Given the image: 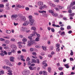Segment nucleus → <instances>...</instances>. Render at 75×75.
<instances>
[{
    "mask_svg": "<svg viewBox=\"0 0 75 75\" xmlns=\"http://www.w3.org/2000/svg\"><path fill=\"white\" fill-rule=\"evenodd\" d=\"M44 7L42 6H40V7L39 8V9L40 10H42L43 8H44Z\"/></svg>",
    "mask_w": 75,
    "mask_h": 75,
    "instance_id": "nucleus-39",
    "label": "nucleus"
},
{
    "mask_svg": "<svg viewBox=\"0 0 75 75\" xmlns=\"http://www.w3.org/2000/svg\"><path fill=\"white\" fill-rule=\"evenodd\" d=\"M25 9L27 11H28V10H30V8H29L28 7H26L25 8Z\"/></svg>",
    "mask_w": 75,
    "mask_h": 75,
    "instance_id": "nucleus-42",
    "label": "nucleus"
},
{
    "mask_svg": "<svg viewBox=\"0 0 75 75\" xmlns=\"http://www.w3.org/2000/svg\"><path fill=\"white\" fill-rule=\"evenodd\" d=\"M34 36H35V34H32L31 35V36H30L28 37V38L30 40V41H28V44L27 45L28 47L31 46V45H33V44H35V45H36V44H37V43L35 42V40H32L33 38L32 37H34Z\"/></svg>",
    "mask_w": 75,
    "mask_h": 75,
    "instance_id": "nucleus-1",
    "label": "nucleus"
},
{
    "mask_svg": "<svg viewBox=\"0 0 75 75\" xmlns=\"http://www.w3.org/2000/svg\"><path fill=\"white\" fill-rule=\"evenodd\" d=\"M35 47L36 48H41V46L40 45L39 46L36 45L35 46Z\"/></svg>",
    "mask_w": 75,
    "mask_h": 75,
    "instance_id": "nucleus-41",
    "label": "nucleus"
},
{
    "mask_svg": "<svg viewBox=\"0 0 75 75\" xmlns=\"http://www.w3.org/2000/svg\"><path fill=\"white\" fill-rule=\"evenodd\" d=\"M41 55H42V56L44 55V54H45V53H44V52H42L41 54H40Z\"/></svg>",
    "mask_w": 75,
    "mask_h": 75,
    "instance_id": "nucleus-54",
    "label": "nucleus"
},
{
    "mask_svg": "<svg viewBox=\"0 0 75 75\" xmlns=\"http://www.w3.org/2000/svg\"><path fill=\"white\" fill-rule=\"evenodd\" d=\"M45 66V67H47L48 64L46 63H45L44 64H43Z\"/></svg>",
    "mask_w": 75,
    "mask_h": 75,
    "instance_id": "nucleus-63",
    "label": "nucleus"
},
{
    "mask_svg": "<svg viewBox=\"0 0 75 75\" xmlns=\"http://www.w3.org/2000/svg\"><path fill=\"white\" fill-rule=\"evenodd\" d=\"M29 21H26L23 24V25L25 26V25H28L29 24Z\"/></svg>",
    "mask_w": 75,
    "mask_h": 75,
    "instance_id": "nucleus-6",
    "label": "nucleus"
},
{
    "mask_svg": "<svg viewBox=\"0 0 75 75\" xmlns=\"http://www.w3.org/2000/svg\"><path fill=\"white\" fill-rule=\"evenodd\" d=\"M22 41L23 42H26L27 41V40L25 38H23L22 40Z\"/></svg>",
    "mask_w": 75,
    "mask_h": 75,
    "instance_id": "nucleus-22",
    "label": "nucleus"
},
{
    "mask_svg": "<svg viewBox=\"0 0 75 75\" xmlns=\"http://www.w3.org/2000/svg\"><path fill=\"white\" fill-rule=\"evenodd\" d=\"M53 49H54V47L53 46H51L50 47V50H53Z\"/></svg>",
    "mask_w": 75,
    "mask_h": 75,
    "instance_id": "nucleus-37",
    "label": "nucleus"
},
{
    "mask_svg": "<svg viewBox=\"0 0 75 75\" xmlns=\"http://www.w3.org/2000/svg\"><path fill=\"white\" fill-rule=\"evenodd\" d=\"M56 50L57 51H60V49H59V47H57L56 49Z\"/></svg>",
    "mask_w": 75,
    "mask_h": 75,
    "instance_id": "nucleus-48",
    "label": "nucleus"
},
{
    "mask_svg": "<svg viewBox=\"0 0 75 75\" xmlns=\"http://www.w3.org/2000/svg\"><path fill=\"white\" fill-rule=\"evenodd\" d=\"M0 72L1 74H4V71L3 70L1 71Z\"/></svg>",
    "mask_w": 75,
    "mask_h": 75,
    "instance_id": "nucleus-52",
    "label": "nucleus"
},
{
    "mask_svg": "<svg viewBox=\"0 0 75 75\" xmlns=\"http://www.w3.org/2000/svg\"><path fill=\"white\" fill-rule=\"evenodd\" d=\"M70 51L71 52L70 54V55H71V56H72L73 55H74V52H73V51L72 50H71Z\"/></svg>",
    "mask_w": 75,
    "mask_h": 75,
    "instance_id": "nucleus-20",
    "label": "nucleus"
},
{
    "mask_svg": "<svg viewBox=\"0 0 75 75\" xmlns=\"http://www.w3.org/2000/svg\"><path fill=\"white\" fill-rule=\"evenodd\" d=\"M5 43H6V44H9V43H10V40H6L5 42Z\"/></svg>",
    "mask_w": 75,
    "mask_h": 75,
    "instance_id": "nucleus-19",
    "label": "nucleus"
},
{
    "mask_svg": "<svg viewBox=\"0 0 75 75\" xmlns=\"http://www.w3.org/2000/svg\"><path fill=\"white\" fill-rule=\"evenodd\" d=\"M31 30H36V28L35 27H32L31 28Z\"/></svg>",
    "mask_w": 75,
    "mask_h": 75,
    "instance_id": "nucleus-24",
    "label": "nucleus"
},
{
    "mask_svg": "<svg viewBox=\"0 0 75 75\" xmlns=\"http://www.w3.org/2000/svg\"><path fill=\"white\" fill-rule=\"evenodd\" d=\"M38 4L39 6H42L43 4V2L41 1H39L38 2Z\"/></svg>",
    "mask_w": 75,
    "mask_h": 75,
    "instance_id": "nucleus-13",
    "label": "nucleus"
},
{
    "mask_svg": "<svg viewBox=\"0 0 75 75\" xmlns=\"http://www.w3.org/2000/svg\"><path fill=\"white\" fill-rule=\"evenodd\" d=\"M6 7H9V3H7L6 4Z\"/></svg>",
    "mask_w": 75,
    "mask_h": 75,
    "instance_id": "nucleus-57",
    "label": "nucleus"
},
{
    "mask_svg": "<svg viewBox=\"0 0 75 75\" xmlns=\"http://www.w3.org/2000/svg\"><path fill=\"white\" fill-rule=\"evenodd\" d=\"M75 13H73L71 14H70L69 15V17H73V16H74V15H75Z\"/></svg>",
    "mask_w": 75,
    "mask_h": 75,
    "instance_id": "nucleus-16",
    "label": "nucleus"
},
{
    "mask_svg": "<svg viewBox=\"0 0 75 75\" xmlns=\"http://www.w3.org/2000/svg\"><path fill=\"white\" fill-rule=\"evenodd\" d=\"M0 7H4V5L3 4H0Z\"/></svg>",
    "mask_w": 75,
    "mask_h": 75,
    "instance_id": "nucleus-56",
    "label": "nucleus"
},
{
    "mask_svg": "<svg viewBox=\"0 0 75 75\" xmlns=\"http://www.w3.org/2000/svg\"><path fill=\"white\" fill-rule=\"evenodd\" d=\"M32 54L33 55H35V56H36V55H37V53H36L35 52H32Z\"/></svg>",
    "mask_w": 75,
    "mask_h": 75,
    "instance_id": "nucleus-33",
    "label": "nucleus"
},
{
    "mask_svg": "<svg viewBox=\"0 0 75 75\" xmlns=\"http://www.w3.org/2000/svg\"><path fill=\"white\" fill-rule=\"evenodd\" d=\"M2 68L4 69H6L7 70H8V72H9V73H8L7 74L8 75H12V74H13V73H12V71L11 70H10V67H8V66H4L2 67Z\"/></svg>",
    "mask_w": 75,
    "mask_h": 75,
    "instance_id": "nucleus-2",
    "label": "nucleus"
},
{
    "mask_svg": "<svg viewBox=\"0 0 75 75\" xmlns=\"http://www.w3.org/2000/svg\"><path fill=\"white\" fill-rule=\"evenodd\" d=\"M71 5H72V6H74L75 5V1H74L72 3H71Z\"/></svg>",
    "mask_w": 75,
    "mask_h": 75,
    "instance_id": "nucleus-51",
    "label": "nucleus"
},
{
    "mask_svg": "<svg viewBox=\"0 0 75 75\" xmlns=\"http://www.w3.org/2000/svg\"><path fill=\"white\" fill-rule=\"evenodd\" d=\"M0 41H4L5 39L3 38H0Z\"/></svg>",
    "mask_w": 75,
    "mask_h": 75,
    "instance_id": "nucleus-30",
    "label": "nucleus"
},
{
    "mask_svg": "<svg viewBox=\"0 0 75 75\" xmlns=\"http://www.w3.org/2000/svg\"><path fill=\"white\" fill-rule=\"evenodd\" d=\"M48 12L49 13H51V14L52 15L54 11L50 9L48 10Z\"/></svg>",
    "mask_w": 75,
    "mask_h": 75,
    "instance_id": "nucleus-14",
    "label": "nucleus"
},
{
    "mask_svg": "<svg viewBox=\"0 0 75 75\" xmlns=\"http://www.w3.org/2000/svg\"><path fill=\"white\" fill-rule=\"evenodd\" d=\"M6 33L8 34H10L11 33V31L10 30H7L6 31Z\"/></svg>",
    "mask_w": 75,
    "mask_h": 75,
    "instance_id": "nucleus-35",
    "label": "nucleus"
},
{
    "mask_svg": "<svg viewBox=\"0 0 75 75\" xmlns=\"http://www.w3.org/2000/svg\"><path fill=\"white\" fill-rule=\"evenodd\" d=\"M30 72V71L28 70H24L22 72V74L24 75H29Z\"/></svg>",
    "mask_w": 75,
    "mask_h": 75,
    "instance_id": "nucleus-3",
    "label": "nucleus"
},
{
    "mask_svg": "<svg viewBox=\"0 0 75 75\" xmlns=\"http://www.w3.org/2000/svg\"><path fill=\"white\" fill-rule=\"evenodd\" d=\"M22 51L23 52H27V50L25 49H22Z\"/></svg>",
    "mask_w": 75,
    "mask_h": 75,
    "instance_id": "nucleus-50",
    "label": "nucleus"
},
{
    "mask_svg": "<svg viewBox=\"0 0 75 75\" xmlns=\"http://www.w3.org/2000/svg\"><path fill=\"white\" fill-rule=\"evenodd\" d=\"M63 69V68L62 67H59V71H61Z\"/></svg>",
    "mask_w": 75,
    "mask_h": 75,
    "instance_id": "nucleus-53",
    "label": "nucleus"
},
{
    "mask_svg": "<svg viewBox=\"0 0 75 75\" xmlns=\"http://www.w3.org/2000/svg\"><path fill=\"white\" fill-rule=\"evenodd\" d=\"M69 13H72V11L71 9H69L68 11Z\"/></svg>",
    "mask_w": 75,
    "mask_h": 75,
    "instance_id": "nucleus-31",
    "label": "nucleus"
},
{
    "mask_svg": "<svg viewBox=\"0 0 75 75\" xmlns=\"http://www.w3.org/2000/svg\"><path fill=\"white\" fill-rule=\"evenodd\" d=\"M30 51L31 52H33V51H34V49H33V48H30Z\"/></svg>",
    "mask_w": 75,
    "mask_h": 75,
    "instance_id": "nucleus-44",
    "label": "nucleus"
},
{
    "mask_svg": "<svg viewBox=\"0 0 75 75\" xmlns=\"http://www.w3.org/2000/svg\"><path fill=\"white\" fill-rule=\"evenodd\" d=\"M35 41H40V38H37L35 39Z\"/></svg>",
    "mask_w": 75,
    "mask_h": 75,
    "instance_id": "nucleus-21",
    "label": "nucleus"
},
{
    "mask_svg": "<svg viewBox=\"0 0 75 75\" xmlns=\"http://www.w3.org/2000/svg\"><path fill=\"white\" fill-rule=\"evenodd\" d=\"M70 60L71 61H74V59H73L72 58L70 57Z\"/></svg>",
    "mask_w": 75,
    "mask_h": 75,
    "instance_id": "nucleus-59",
    "label": "nucleus"
},
{
    "mask_svg": "<svg viewBox=\"0 0 75 75\" xmlns=\"http://www.w3.org/2000/svg\"><path fill=\"white\" fill-rule=\"evenodd\" d=\"M50 5L51 6V7H55L56 6V5H55V4L52 3H50Z\"/></svg>",
    "mask_w": 75,
    "mask_h": 75,
    "instance_id": "nucleus-12",
    "label": "nucleus"
},
{
    "mask_svg": "<svg viewBox=\"0 0 75 75\" xmlns=\"http://www.w3.org/2000/svg\"><path fill=\"white\" fill-rule=\"evenodd\" d=\"M15 59V58L14 57H10V61L11 62H14V59Z\"/></svg>",
    "mask_w": 75,
    "mask_h": 75,
    "instance_id": "nucleus-7",
    "label": "nucleus"
},
{
    "mask_svg": "<svg viewBox=\"0 0 75 75\" xmlns=\"http://www.w3.org/2000/svg\"><path fill=\"white\" fill-rule=\"evenodd\" d=\"M42 72L43 73V74L44 75H48V73L47 72H46V71H43Z\"/></svg>",
    "mask_w": 75,
    "mask_h": 75,
    "instance_id": "nucleus-17",
    "label": "nucleus"
},
{
    "mask_svg": "<svg viewBox=\"0 0 75 75\" xmlns=\"http://www.w3.org/2000/svg\"><path fill=\"white\" fill-rule=\"evenodd\" d=\"M54 8L56 10V11H59V9L58 8L55 7Z\"/></svg>",
    "mask_w": 75,
    "mask_h": 75,
    "instance_id": "nucleus-45",
    "label": "nucleus"
},
{
    "mask_svg": "<svg viewBox=\"0 0 75 75\" xmlns=\"http://www.w3.org/2000/svg\"><path fill=\"white\" fill-rule=\"evenodd\" d=\"M7 45L6 44H3L2 45V47H6Z\"/></svg>",
    "mask_w": 75,
    "mask_h": 75,
    "instance_id": "nucleus-60",
    "label": "nucleus"
},
{
    "mask_svg": "<svg viewBox=\"0 0 75 75\" xmlns=\"http://www.w3.org/2000/svg\"><path fill=\"white\" fill-rule=\"evenodd\" d=\"M29 21L30 22V24L31 25H33V23L34 22V20L33 19H29Z\"/></svg>",
    "mask_w": 75,
    "mask_h": 75,
    "instance_id": "nucleus-5",
    "label": "nucleus"
},
{
    "mask_svg": "<svg viewBox=\"0 0 75 75\" xmlns=\"http://www.w3.org/2000/svg\"><path fill=\"white\" fill-rule=\"evenodd\" d=\"M32 62H34V63H36V60L34 59H32Z\"/></svg>",
    "mask_w": 75,
    "mask_h": 75,
    "instance_id": "nucleus-28",
    "label": "nucleus"
},
{
    "mask_svg": "<svg viewBox=\"0 0 75 75\" xmlns=\"http://www.w3.org/2000/svg\"><path fill=\"white\" fill-rule=\"evenodd\" d=\"M26 30H27V29L25 28H23L22 30L23 31H26Z\"/></svg>",
    "mask_w": 75,
    "mask_h": 75,
    "instance_id": "nucleus-55",
    "label": "nucleus"
},
{
    "mask_svg": "<svg viewBox=\"0 0 75 75\" xmlns=\"http://www.w3.org/2000/svg\"><path fill=\"white\" fill-rule=\"evenodd\" d=\"M26 20V18H25V17H23V21H25Z\"/></svg>",
    "mask_w": 75,
    "mask_h": 75,
    "instance_id": "nucleus-47",
    "label": "nucleus"
},
{
    "mask_svg": "<svg viewBox=\"0 0 75 75\" xmlns=\"http://www.w3.org/2000/svg\"><path fill=\"white\" fill-rule=\"evenodd\" d=\"M3 53H4V55H7V52L6 51H4Z\"/></svg>",
    "mask_w": 75,
    "mask_h": 75,
    "instance_id": "nucleus-49",
    "label": "nucleus"
},
{
    "mask_svg": "<svg viewBox=\"0 0 75 75\" xmlns=\"http://www.w3.org/2000/svg\"><path fill=\"white\" fill-rule=\"evenodd\" d=\"M52 15L54 16V17H57L58 16V14L57 13H54V12L53 13Z\"/></svg>",
    "mask_w": 75,
    "mask_h": 75,
    "instance_id": "nucleus-10",
    "label": "nucleus"
},
{
    "mask_svg": "<svg viewBox=\"0 0 75 75\" xmlns=\"http://www.w3.org/2000/svg\"><path fill=\"white\" fill-rule=\"evenodd\" d=\"M42 48L43 50H44V51H46L47 49H46V47H45V46H42Z\"/></svg>",
    "mask_w": 75,
    "mask_h": 75,
    "instance_id": "nucleus-25",
    "label": "nucleus"
},
{
    "mask_svg": "<svg viewBox=\"0 0 75 75\" xmlns=\"http://www.w3.org/2000/svg\"><path fill=\"white\" fill-rule=\"evenodd\" d=\"M12 53V52H8V54L9 55H11V54Z\"/></svg>",
    "mask_w": 75,
    "mask_h": 75,
    "instance_id": "nucleus-62",
    "label": "nucleus"
},
{
    "mask_svg": "<svg viewBox=\"0 0 75 75\" xmlns=\"http://www.w3.org/2000/svg\"><path fill=\"white\" fill-rule=\"evenodd\" d=\"M32 63V62L31 61H28V66H30L31 65Z\"/></svg>",
    "mask_w": 75,
    "mask_h": 75,
    "instance_id": "nucleus-15",
    "label": "nucleus"
},
{
    "mask_svg": "<svg viewBox=\"0 0 75 75\" xmlns=\"http://www.w3.org/2000/svg\"><path fill=\"white\" fill-rule=\"evenodd\" d=\"M36 61L37 64H40V60H39V59H37L36 60Z\"/></svg>",
    "mask_w": 75,
    "mask_h": 75,
    "instance_id": "nucleus-26",
    "label": "nucleus"
},
{
    "mask_svg": "<svg viewBox=\"0 0 75 75\" xmlns=\"http://www.w3.org/2000/svg\"><path fill=\"white\" fill-rule=\"evenodd\" d=\"M6 10H9L10 9V8H9V6L6 7Z\"/></svg>",
    "mask_w": 75,
    "mask_h": 75,
    "instance_id": "nucleus-46",
    "label": "nucleus"
},
{
    "mask_svg": "<svg viewBox=\"0 0 75 75\" xmlns=\"http://www.w3.org/2000/svg\"><path fill=\"white\" fill-rule=\"evenodd\" d=\"M32 18H33V16H29V19H32Z\"/></svg>",
    "mask_w": 75,
    "mask_h": 75,
    "instance_id": "nucleus-58",
    "label": "nucleus"
},
{
    "mask_svg": "<svg viewBox=\"0 0 75 75\" xmlns=\"http://www.w3.org/2000/svg\"><path fill=\"white\" fill-rule=\"evenodd\" d=\"M11 48L13 50H16L17 49L16 45L14 44H12L11 45Z\"/></svg>",
    "mask_w": 75,
    "mask_h": 75,
    "instance_id": "nucleus-4",
    "label": "nucleus"
},
{
    "mask_svg": "<svg viewBox=\"0 0 75 75\" xmlns=\"http://www.w3.org/2000/svg\"><path fill=\"white\" fill-rule=\"evenodd\" d=\"M17 7H18V8H21V6L20 4H19L17 6Z\"/></svg>",
    "mask_w": 75,
    "mask_h": 75,
    "instance_id": "nucleus-64",
    "label": "nucleus"
},
{
    "mask_svg": "<svg viewBox=\"0 0 75 75\" xmlns=\"http://www.w3.org/2000/svg\"><path fill=\"white\" fill-rule=\"evenodd\" d=\"M64 7L63 6H59V9H63V8H64Z\"/></svg>",
    "mask_w": 75,
    "mask_h": 75,
    "instance_id": "nucleus-32",
    "label": "nucleus"
},
{
    "mask_svg": "<svg viewBox=\"0 0 75 75\" xmlns=\"http://www.w3.org/2000/svg\"><path fill=\"white\" fill-rule=\"evenodd\" d=\"M51 30L52 31V32L53 33H54L55 32V29L54 28H51Z\"/></svg>",
    "mask_w": 75,
    "mask_h": 75,
    "instance_id": "nucleus-36",
    "label": "nucleus"
},
{
    "mask_svg": "<svg viewBox=\"0 0 75 75\" xmlns=\"http://www.w3.org/2000/svg\"><path fill=\"white\" fill-rule=\"evenodd\" d=\"M60 35H65V32H62L60 33Z\"/></svg>",
    "mask_w": 75,
    "mask_h": 75,
    "instance_id": "nucleus-29",
    "label": "nucleus"
},
{
    "mask_svg": "<svg viewBox=\"0 0 75 75\" xmlns=\"http://www.w3.org/2000/svg\"><path fill=\"white\" fill-rule=\"evenodd\" d=\"M18 44V47L19 48H21L22 47V45L21 44H22V42H19L17 43Z\"/></svg>",
    "mask_w": 75,
    "mask_h": 75,
    "instance_id": "nucleus-8",
    "label": "nucleus"
},
{
    "mask_svg": "<svg viewBox=\"0 0 75 75\" xmlns=\"http://www.w3.org/2000/svg\"><path fill=\"white\" fill-rule=\"evenodd\" d=\"M6 64L7 65H9L10 67H12L13 66V65H12V64L11 63V62H6Z\"/></svg>",
    "mask_w": 75,
    "mask_h": 75,
    "instance_id": "nucleus-11",
    "label": "nucleus"
},
{
    "mask_svg": "<svg viewBox=\"0 0 75 75\" xmlns=\"http://www.w3.org/2000/svg\"><path fill=\"white\" fill-rule=\"evenodd\" d=\"M18 16L17 15H12L11 16V18L12 19H13V18H17Z\"/></svg>",
    "mask_w": 75,
    "mask_h": 75,
    "instance_id": "nucleus-9",
    "label": "nucleus"
},
{
    "mask_svg": "<svg viewBox=\"0 0 75 75\" xmlns=\"http://www.w3.org/2000/svg\"><path fill=\"white\" fill-rule=\"evenodd\" d=\"M51 67H49L48 68V70L49 72L50 73V72H51Z\"/></svg>",
    "mask_w": 75,
    "mask_h": 75,
    "instance_id": "nucleus-23",
    "label": "nucleus"
},
{
    "mask_svg": "<svg viewBox=\"0 0 75 75\" xmlns=\"http://www.w3.org/2000/svg\"><path fill=\"white\" fill-rule=\"evenodd\" d=\"M72 28V27H71V26L70 25H68L67 27V30H71Z\"/></svg>",
    "mask_w": 75,
    "mask_h": 75,
    "instance_id": "nucleus-18",
    "label": "nucleus"
},
{
    "mask_svg": "<svg viewBox=\"0 0 75 75\" xmlns=\"http://www.w3.org/2000/svg\"><path fill=\"white\" fill-rule=\"evenodd\" d=\"M29 68L30 70H33L34 69L33 68V67H31V66H30L29 67Z\"/></svg>",
    "mask_w": 75,
    "mask_h": 75,
    "instance_id": "nucleus-38",
    "label": "nucleus"
},
{
    "mask_svg": "<svg viewBox=\"0 0 75 75\" xmlns=\"http://www.w3.org/2000/svg\"><path fill=\"white\" fill-rule=\"evenodd\" d=\"M3 38H6V39H10V38L9 36H8L7 37L5 36V37H3Z\"/></svg>",
    "mask_w": 75,
    "mask_h": 75,
    "instance_id": "nucleus-34",
    "label": "nucleus"
},
{
    "mask_svg": "<svg viewBox=\"0 0 75 75\" xmlns=\"http://www.w3.org/2000/svg\"><path fill=\"white\" fill-rule=\"evenodd\" d=\"M10 41H13V42H14L15 41V39L13 38H12L10 40Z\"/></svg>",
    "mask_w": 75,
    "mask_h": 75,
    "instance_id": "nucleus-43",
    "label": "nucleus"
},
{
    "mask_svg": "<svg viewBox=\"0 0 75 75\" xmlns=\"http://www.w3.org/2000/svg\"><path fill=\"white\" fill-rule=\"evenodd\" d=\"M56 47H57V48H59L60 47V45L59 44H56Z\"/></svg>",
    "mask_w": 75,
    "mask_h": 75,
    "instance_id": "nucleus-27",
    "label": "nucleus"
},
{
    "mask_svg": "<svg viewBox=\"0 0 75 75\" xmlns=\"http://www.w3.org/2000/svg\"><path fill=\"white\" fill-rule=\"evenodd\" d=\"M30 57H28L27 58V59L26 60V61H30Z\"/></svg>",
    "mask_w": 75,
    "mask_h": 75,
    "instance_id": "nucleus-40",
    "label": "nucleus"
},
{
    "mask_svg": "<svg viewBox=\"0 0 75 75\" xmlns=\"http://www.w3.org/2000/svg\"><path fill=\"white\" fill-rule=\"evenodd\" d=\"M60 30L62 31H64V28L63 27H61L60 28Z\"/></svg>",
    "mask_w": 75,
    "mask_h": 75,
    "instance_id": "nucleus-61",
    "label": "nucleus"
}]
</instances>
